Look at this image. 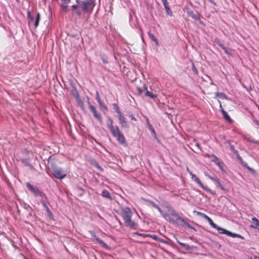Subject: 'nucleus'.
Segmentation results:
<instances>
[{"mask_svg":"<svg viewBox=\"0 0 259 259\" xmlns=\"http://www.w3.org/2000/svg\"><path fill=\"white\" fill-rule=\"evenodd\" d=\"M120 214L126 226L131 228H135L137 227L136 223L132 220V212L129 207H121Z\"/></svg>","mask_w":259,"mask_h":259,"instance_id":"obj_1","label":"nucleus"},{"mask_svg":"<svg viewBox=\"0 0 259 259\" xmlns=\"http://www.w3.org/2000/svg\"><path fill=\"white\" fill-rule=\"evenodd\" d=\"M167 207L168 208V213H163V214H162L166 220L172 223H176L178 222L183 223L184 222V219H182L171 207L167 206Z\"/></svg>","mask_w":259,"mask_h":259,"instance_id":"obj_2","label":"nucleus"},{"mask_svg":"<svg viewBox=\"0 0 259 259\" xmlns=\"http://www.w3.org/2000/svg\"><path fill=\"white\" fill-rule=\"evenodd\" d=\"M76 2L84 12H91L95 6L94 0H84L80 2L79 0H76Z\"/></svg>","mask_w":259,"mask_h":259,"instance_id":"obj_3","label":"nucleus"},{"mask_svg":"<svg viewBox=\"0 0 259 259\" xmlns=\"http://www.w3.org/2000/svg\"><path fill=\"white\" fill-rule=\"evenodd\" d=\"M28 17L29 19V23L33 24L35 28H36L40 20V15L38 13H35L32 14L30 12H28Z\"/></svg>","mask_w":259,"mask_h":259,"instance_id":"obj_4","label":"nucleus"},{"mask_svg":"<svg viewBox=\"0 0 259 259\" xmlns=\"http://www.w3.org/2000/svg\"><path fill=\"white\" fill-rule=\"evenodd\" d=\"M53 170V175L57 179H62L66 176V173L60 168L54 167Z\"/></svg>","mask_w":259,"mask_h":259,"instance_id":"obj_5","label":"nucleus"},{"mask_svg":"<svg viewBox=\"0 0 259 259\" xmlns=\"http://www.w3.org/2000/svg\"><path fill=\"white\" fill-rule=\"evenodd\" d=\"M187 170L189 171L190 175L191 176V179L196 183H197L200 187H201L202 189L206 190L207 191L210 192V190L207 187L204 186L203 184L201 182L199 178L196 176L195 175L193 174L191 171H189L188 168H187Z\"/></svg>","mask_w":259,"mask_h":259,"instance_id":"obj_6","label":"nucleus"},{"mask_svg":"<svg viewBox=\"0 0 259 259\" xmlns=\"http://www.w3.org/2000/svg\"><path fill=\"white\" fill-rule=\"evenodd\" d=\"M221 234H226L228 236L232 237H238L242 239H244V237L241 235L235 233H232L225 229L222 228L220 233Z\"/></svg>","mask_w":259,"mask_h":259,"instance_id":"obj_7","label":"nucleus"},{"mask_svg":"<svg viewBox=\"0 0 259 259\" xmlns=\"http://www.w3.org/2000/svg\"><path fill=\"white\" fill-rule=\"evenodd\" d=\"M27 188L31 191L32 193H34L36 196L41 195V193L38 190V189L36 187H33L30 183H27L26 184Z\"/></svg>","mask_w":259,"mask_h":259,"instance_id":"obj_8","label":"nucleus"},{"mask_svg":"<svg viewBox=\"0 0 259 259\" xmlns=\"http://www.w3.org/2000/svg\"><path fill=\"white\" fill-rule=\"evenodd\" d=\"M205 175L213 181L216 184L217 186L220 187L222 190H225L224 187L220 183L219 180L217 178L211 177L206 172L205 173Z\"/></svg>","mask_w":259,"mask_h":259,"instance_id":"obj_9","label":"nucleus"},{"mask_svg":"<svg viewBox=\"0 0 259 259\" xmlns=\"http://www.w3.org/2000/svg\"><path fill=\"white\" fill-rule=\"evenodd\" d=\"M96 99L100 108L102 109H105V110H107V107L105 105V104L101 100L100 95H99V93L98 91H97L96 93Z\"/></svg>","mask_w":259,"mask_h":259,"instance_id":"obj_10","label":"nucleus"},{"mask_svg":"<svg viewBox=\"0 0 259 259\" xmlns=\"http://www.w3.org/2000/svg\"><path fill=\"white\" fill-rule=\"evenodd\" d=\"M206 220H207V221L208 222L209 225L213 228L217 229L219 233H220L221 230H222V228L218 226L215 224H214L213 221H212V220L209 217H207V218L206 219Z\"/></svg>","mask_w":259,"mask_h":259,"instance_id":"obj_11","label":"nucleus"},{"mask_svg":"<svg viewBox=\"0 0 259 259\" xmlns=\"http://www.w3.org/2000/svg\"><path fill=\"white\" fill-rule=\"evenodd\" d=\"M110 130L114 137H116L117 135H118L120 133L119 128L117 126H111L110 127Z\"/></svg>","mask_w":259,"mask_h":259,"instance_id":"obj_12","label":"nucleus"},{"mask_svg":"<svg viewBox=\"0 0 259 259\" xmlns=\"http://www.w3.org/2000/svg\"><path fill=\"white\" fill-rule=\"evenodd\" d=\"M118 118L120 121V123L123 127H127V125L126 122L125 121V118L123 116L122 114H118Z\"/></svg>","mask_w":259,"mask_h":259,"instance_id":"obj_13","label":"nucleus"},{"mask_svg":"<svg viewBox=\"0 0 259 259\" xmlns=\"http://www.w3.org/2000/svg\"><path fill=\"white\" fill-rule=\"evenodd\" d=\"M117 140L121 143L124 144L125 142V140L124 136L120 133L118 135L115 137Z\"/></svg>","mask_w":259,"mask_h":259,"instance_id":"obj_14","label":"nucleus"},{"mask_svg":"<svg viewBox=\"0 0 259 259\" xmlns=\"http://www.w3.org/2000/svg\"><path fill=\"white\" fill-rule=\"evenodd\" d=\"M94 239L97 241L102 247L104 248H108V245L104 242V241L102 240H100L99 238H97L96 236H94Z\"/></svg>","mask_w":259,"mask_h":259,"instance_id":"obj_15","label":"nucleus"},{"mask_svg":"<svg viewBox=\"0 0 259 259\" xmlns=\"http://www.w3.org/2000/svg\"><path fill=\"white\" fill-rule=\"evenodd\" d=\"M251 220H252L253 224H252L250 226L251 227H252L253 228H255L257 226H258L259 221L256 218L253 217L251 219Z\"/></svg>","mask_w":259,"mask_h":259,"instance_id":"obj_16","label":"nucleus"},{"mask_svg":"<svg viewBox=\"0 0 259 259\" xmlns=\"http://www.w3.org/2000/svg\"><path fill=\"white\" fill-rule=\"evenodd\" d=\"M101 195L104 197H105V198H109V199H111L110 194L109 192L108 191H107V190H103L102 192Z\"/></svg>","mask_w":259,"mask_h":259,"instance_id":"obj_17","label":"nucleus"},{"mask_svg":"<svg viewBox=\"0 0 259 259\" xmlns=\"http://www.w3.org/2000/svg\"><path fill=\"white\" fill-rule=\"evenodd\" d=\"M150 204L154 208H156L159 212L161 213V214H163V212L162 211V210L160 208V207L156 205L154 202L152 201H150Z\"/></svg>","mask_w":259,"mask_h":259,"instance_id":"obj_18","label":"nucleus"},{"mask_svg":"<svg viewBox=\"0 0 259 259\" xmlns=\"http://www.w3.org/2000/svg\"><path fill=\"white\" fill-rule=\"evenodd\" d=\"M148 35H149V37L154 41L155 42V43L156 44V45H158L159 44H158V41L157 40V39L155 37V36H154V35L152 33H151L150 32H148Z\"/></svg>","mask_w":259,"mask_h":259,"instance_id":"obj_19","label":"nucleus"},{"mask_svg":"<svg viewBox=\"0 0 259 259\" xmlns=\"http://www.w3.org/2000/svg\"><path fill=\"white\" fill-rule=\"evenodd\" d=\"M88 104H89V108L90 109V111L93 113H96V108L93 106L92 105H91L90 103V101H89V99H88Z\"/></svg>","mask_w":259,"mask_h":259,"instance_id":"obj_20","label":"nucleus"},{"mask_svg":"<svg viewBox=\"0 0 259 259\" xmlns=\"http://www.w3.org/2000/svg\"><path fill=\"white\" fill-rule=\"evenodd\" d=\"M223 117L229 123H232L233 122V120L230 118L229 114H223Z\"/></svg>","mask_w":259,"mask_h":259,"instance_id":"obj_21","label":"nucleus"},{"mask_svg":"<svg viewBox=\"0 0 259 259\" xmlns=\"http://www.w3.org/2000/svg\"><path fill=\"white\" fill-rule=\"evenodd\" d=\"M215 96L221 99H224L226 98L225 95L223 93H215Z\"/></svg>","mask_w":259,"mask_h":259,"instance_id":"obj_22","label":"nucleus"},{"mask_svg":"<svg viewBox=\"0 0 259 259\" xmlns=\"http://www.w3.org/2000/svg\"><path fill=\"white\" fill-rule=\"evenodd\" d=\"M214 42L217 44L221 48L225 46L224 44L221 42V41L218 38H215Z\"/></svg>","mask_w":259,"mask_h":259,"instance_id":"obj_23","label":"nucleus"},{"mask_svg":"<svg viewBox=\"0 0 259 259\" xmlns=\"http://www.w3.org/2000/svg\"><path fill=\"white\" fill-rule=\"evenodd\" d=\"M112 107L114 110V112L117 113H120L117 105L115 103L112 104Z\"/></svg>","mask_w":259,"mask_h":259,"instance_id":"obj_24","label":"nucleus"},{"mask_svg":"<svg viewBox=\"0 0 259 259\" xmlns=\"http://www.w3.org/2000/svg\"><path fill=\"white\" fill-rule=\"evenodd\" d=\"M209 157L210 159V160L214 163L217 162V161L219 160V158L213 155L209 156Z\"/></svg>","mask_w":259,"mask_h":259,"instance_id":"obj_25","label":"nucleus"},{"mask_svg":"<svg viewBox=\"0 0 259 259\" xmlns=\"http://www.w3.org/2000/svg\"><path fill=\"white\" fill-rule=\"evenodd\" d=\"M178 242L184 248H185L186 250H189L190 249V247L187 244L183 243L182 242L178 241Z\"/></svg>","mask_w":259,"mask_h":259,"instance_id":"obj_26","label":"nucleus"},{"mask_svg":"<svg viewBox=\"0 0 259 259\" xmlns=\"http://www.w3.org/2000/svg\"><path fill=\"white\" fill-rule=\"evenodd\" d=\"M165 8V10L166 12V13L169 15V16H172V11L170 10V9L169 8V7L168 6L164 8Z\"/></svg>","mask_w":259,"mask_h":259,"instance_id":"obj_27","label":"nucleus"},{"mask_svg":"<svg viewBox=\"0 0 259 259\" xmlns=\"http://www.w3.org/2000/svg\"><path fill=\"white\" fill-rule=\"evenodd\" d=\"M216 164L218 165V166L221 168L222 169L224 166V164L222 161L220 160H218L217 162L215 163Z\"/></svg>","mask_w":259,"mask_h":259,"instance_id":"obj_28","label":"nucleus"},{"mask_svg":"<svg viewBox=\"0 0 259 259\" xmlns=\"http://www.w3.org/2000/svg\"><path fill=\"white\" fill-rule=\"evenodd\" d=\"M146 95L151 98H155L156 97V96L154 94L148 91H147Z\"/></svg>","mask_w":259,"mask_h":259,"instance_id":"obj_29","label":"nucleus"},{"mask_svg":"<svg viewBox=\"0 0 259 259\" xmlns=\"http://www.w3.org/2000/svg\"><path fill=\"white\" fill-rule=\"evenodd\" d=\"M197 214L201 217H202V218H203L204 219H206L207 218V217H208L207 215H206L205 214L203 213H202V212H196Z\"/></svg>","mask_w":259,"mask_h":259,"instance_id":"obj_30","label":"nucleus"},{"mask_svg":"<svg viewBox=\"0 0 259 259\" xmlns=\"http://www.w3.org/2000/svg\"><path fill=\"white\" fill-rule=\"evenodd\" d=\"M230 149L231 151H232L234 154H237V151L235 149L233 145H230Z\"/></svg>","mask_w":259,"mask_h":259,"instance_id":"obj_31","label":"nucleus"},{"mask_svg":"<svg viewBox=\"0 0 259 259\" xmlns=\"http://www.w3.org/2000/svg\"><path fill=\"white\" fill-rule=\"evenodd\" d=\"M222 49L224 51V52L226 54H227L228 55L230 54V53L229 52V50L227 48H226L224 46Z\"/></svg>","mask_w":259,"mask_h":259,"instance_id":"obj_32","label":"nucleus"},{"mask_svg":"<svg viewBox=\"0 0 259 259\" xmlns=\"http://www.w3.org/2000/svg\"><path fill=\"white\" fill-rule=\"evenodd\" d=\"M161 1L163 5L164 6V8L168 6V4L167 0H161Z\"/></svg>","mask_w":259,"mask_h":259,"instance_id":"obj_33","label":"nucleus"},{"mask_svg":"<svg viewBox=\"0 0 259 259\" xmlns=\"http://www.w3.org/2000/svg\"><path fill=\"white\" fill-rule=\"evenodd\" d=\"M77 5H73L72 6V10H75L77 9V8L78 7H79V5H78V3H77Z\"/></svg>","mask_w":259,"mask_h":259,"instance_id":"obj_34","label":"nucleus"},{"mask_svg":"<svg viewBox=\"0 0 259 259\" xmlns=\"http://www.w3.org/2000/svg\"><path fill=\"white\" fill-rule=\"evenodd\" d=\"M94 115L96 118H97L99 120H100V118H101L100 114H94Z\"/></svg>","mask_w":259,"mask_h":259,"instance_id":"obj_35","label":"nucleus"},{"mask_svg":"<svg viewBox=\"0 0 259 259\" xmlns=\"http://www.w3.org/2000/svg\"><path fill=\"white\" fill-rule=\"evenodd\" d=\"M149 128L152 133H153L154 134H155L154 128L152 127L151 125H149Z\"/></svg>","mask_w":259,"mask_h":259,"instance_id":"obj_36","label":"nucleus"},{"mask_svg":"<svg viewBox=\"0 0 259 259\" xmlns=\"http://www.w3.org/2000/svg\"><path fill=\"white\" fill-rule=\"evenodd\" d=\"M237 157H238V158H239V159H240V160L241 161L242 164L243 165H244V166H246V163H244L243 162V161H242V159H241V157H240L238 154H237Z\"/></svg>","mask_w":259,"mask_h":259,"instance_id":"obj_37","label":"nucleus"},{"mask_svg":"<svg viewBox=\"0 0 259 259\" xmlns=\"http://www.w3.org/2000/svg\"><path fill=\"white\" fill-rule=\"evenodd\" d=\"M62 7L63 8V9L66 10L67 8V4H64V5H62Z\"/></svg>","mask_w":259,"mask_h":259,"instance_id":"obj_38","label":"nucleus"},{"mask_svg":"<svg viewBox=\"0 0 259 259\" xmlns=\"http://www.w3.org/2000/svg\"><path fill=\"white\" fill-rule=\"evenodd\" d=\"M127 115H128V116L130 118H131L132 119L136 120V119H135V118L134 117V116H133V114H127Z\"/></svg>","mask_w":259,"mask_h":259,"instance_id":"obj_39","label":"nucleus"},{"mask_svg":"<svg viewBox=\"0 0 259 259\" xmlns=\"http://www.w3.org/2000/svg\"><path fill=\"white\" fill-rule=\"evenodd\" d=\"M209 1L213 5L215 6L216 5V4L214 2L213 0H209Z\"/></svg>","mask_w":259,"mask_h":259,"instance_id":"obj_40","label":"nucleus"},{"mask_svg":"<svg viewBox=\"0 0 259 259\" xmlns=\"http://www.w3.org/2000/svg\"><path fill=\"white\" fill-rule=\"evenodd\" d=\"M65 4H67L70 2V0H63Z\"/></svg>","mask_w":259,"mask_h":259,"instance_id":"obj_41","label":"nucleus"},{"mask_svg":"<svg viewBox=\"0 0 259 259\" xmlns=\"http://www.w3.org/2000/svg\"><path fill=\"white\" fill-rule=\"evenodd\" d=\"M152 238H153L154 239L156 240V236L155 235H153V236H150Z\"/></svg>","mask_w":259,"mask_h":259,"instance_id":"obj_42","label":"nucleus"},{"mask_svg":"<svg viewBox=\"0 0 259 259\" xmlns=\"http://www.w3.org/2000/svg\"><path fill=\"white\" fill-rule=\"evenodd\" d=\"M191 16L195 19H196L197 18L195 15H192Z\"/></svg>","mask_w":259,"mask_h":259,"instance_id":"obj_43","label":"nucleus"},{"mask_svg":"<svg viewBox=\"0 0 259 259\" xmlns=\"http://www.w3.org/2000/svg\"><path fill=\"white\" fill-rule=\"evenodd\" d=\"M138 235H139L138 233H137ZM139 235L140 236H143V237H146V236H148V235H145V234H139Z\"/></svg>","mask_w":259,"mask_h":259,"instance_id":"obj_44","label":"nucleus"},{"mask_svg":"<svg viewBox=\"0 0 259 259\" xmlns=\"http://www.w3.org/2000/svg\"><path fill=\"white\" fill-rule=\"evenodd\" d=\"M251 259H259V257H258L257 256H254L253 258H251Z\"/></svg>","mask_w":259,"mask_h":259,"instance_id":"obj_45","label":"nucleus"},{"mask_svg":"<svg viewBox=\"0 0 259 259\" xmlns=\"http://www.w3.org/2000/svg\"><path fill=\"white\" fill-rule=\"evenodd\" d=\"M79 105L82 107V103L80 101L79 102Z\"/></svg>","mask_w":259,"mask_h":259,"instance_id":"obj_46","label":"nucleus"},{"mask_svg":"<svg viewBox=\"0 0 259 259\" xmlns=\"http://www.w3.org/2000/svg\"><path fill=\"white\" fill-rule=\"evenodd\" d=\"M254 229H257L259 231V225H258V226H257Z\"/></svg>","mask_w":259,"mask_h":259,"instance_id":"obj_47","label":"nucleus"},{"mask_svg":"<svg viewBox=\"0 0 259 259\" xmlns=\"http://www.w3.org/2000/svg\"><path fill=\"white\" fill-rule=\"evenodd\" d=\"M254 229H257L259 231V225H258V226H257Z\"/></svg>","mask_w":259,"mask_h":259,"instance_id":"obj_48","label":"nucleus"},{"mask_svg":"<svg viewBox=\"0 0 259 259\" xmlns=\"http://www.w3.org/2000/svg\"><path fill=\"white\" fill-rule=\"evenodd\" d=\"M193 70L194 72H195V71H196V69L195 68H194L193 69Z\"/></svg>","mask_w":259,"mask_h":259,"instance_id":"obj_49","label":"nucleus"},{"mask_svg":"<svg viewBox=\"0 0 259 259\" xmlns=\"http://www.w3.org/2000/svg\"><path fill=\"white\" fill-rule=\"evenodd\" d=\"M256 123V124L259 125V122L258 121H255Z\"/></svg>","mask_w":259,"mask_h":259,"instance_id":"obj_50","label":"nucleus"},{"mask_svg":"<svg viewBox=\"0 0 259 259\" xmlns=\"http://www.w3.org/2000/svg\"><path fill=\"white\" fill-rule=\"evenodd\" d=\"M77 15H80V13L79 12H78V11H77Z\"/></svg>","mask_w":259,"mask_h":259,"instance_id":"obj_51","label":"nucleus"},{"mask_svg":"<svg viewBox=\"0 0 259 259\" xmlns=\"http://www.w3.org/2000/svg\"><path fill=\"white\" fill-rule=\"evenodd\" d=\"M222 113L225 114V113H226V112H225V111H222Z\"/></svg>","mask_w":259,"mask_h":259,"instance_id":"obj_52","label":"nucleus"},{"mask_svg":"<svg viewBox=\"0 0 259 259\" xmlns=\"http://www.w3.org/2000/svg\"><path fill=\"white\" fill-rule=\"evenodd\" d=\"M249 170H251V169L249 167H248Z\"/></svg>","mask_w":259,"mask_h":259,"instance_id":"obj_53","label":"nucleus"}]
</instances>
